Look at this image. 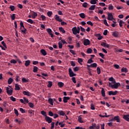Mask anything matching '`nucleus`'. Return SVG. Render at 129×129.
Here are the masks:
<instances>
[{"mask_svg":"<svg viewBox=\"0 0 129 129\" xmlns=\"http://www.w3.org/2000/svg\"><path fill=\"white\" fill-rule=\"evenodd\" d=\"M87 54H91L92 53V49L90 48H88L87 50Z\"/></svg>","mask_w":129,"mask_h":129,"instance_id":"obj_37","label":"nucleus"},{"mask_svg":"<svg viewBox=\"0 0 129 129\" xmlns=\"http://www.w3.org/2000/svg\"><path fill=\"white\" fill-rule=\"evenodd\" d=\"M38 69H39V68H38V67L34 66L33 68V72L34 73H36V72H38Z\"/></svg>","mask_w":129,"mask_h":129,"instance_id":"obj_38","label":"nucleus"},{"mask_svg":"<svg viewBox=\"0 0 129 129\" xmlns=\"http://www.w3.org/2000/svg\"><path fill=\"white\" fill-rule=\"evenodd\" d=\"M40 53L43 55V56H46L47 55V52H46V50L45 49H41L40 50Z\"/></svg>","mask_w":129,"mask_h":129,"instance_id":"obj_20","label":"nucleus"},{"mask_svg":"<svg viewBox=\"0 0 129 129\" xmlns=\"http://www.w3.org/2000/svg\"><path fill=\"white\" fill-rule=\"evenodd\" d=\"M20 111H21V112H22V113H25L26 112V111H25V110L24 109H23V108H20Z\"/></svg>","mask_w":129,"mask_h":129,"instance_id":"obj_62","label":"nucleus"},{"mask_svg":"<svg viewBox=\"0 0 129 129\" xmlns=\"http://www.w3.org/2000/svg\"><path fill=\"white\" fill-rule=\"evenodd\" d=\"M123 118L125 119V120L129 122V114L123 115Z\"/></svg>","mask_w":129,"mask_h":129,"instance_id":"obj_13","label":"nucleus"},{"mask_svg":"<svg viewBox=\"0 0 129 129\" xmlns=\"http://www.w3.org/2000/svg\"><path fill=\"white\" fill-rule=\"evenodd\" d=\"M92 125L94 126V129H99V125L96 124V123H92Z\"/></svg>","mask_w":129,"mask_h":129,"instance_id":"obj_19","label":"nucleus"},{"mask_svg":"<svg viewBox=\"0 0 129 129\" xmlns=\"http://www.w3.org/2000/svg\"><path fill=\"white\" fill-rule=\"evenodd\" d=\"M31 64V60H28L25 61V66L27 67V66H29Z\"/></svg>","mask_w":129,"mask_h":129,"instance_id":"obj_24","label":"nucleus"},{"mask_svg":"<svg viewBox=\"0 0 129 129\" xmlns=\"http://www.w3.org/2000/svg\"><path fill=\"white\" fill-rule=\"evenodd\" d=\"M48 103H49V104H50L51 105H53V99H52V98H49V99H48Z\"/></svg>","mask_w":129,"mask_h":129,"instance_id":"obj_36","label":"nucleus"},{"mask_svg":"<svg viewBox=\"0 0 129 129\" xmlns=\"http://www.w3.org/2000/svg\"><path fill=\"white\" fill-rule=\"evenodd\" d=\"M11 64H17V60L12 59L10 61Z\"/></svg>","mask_w":129,"mask_h":129,"instance_id":"obj_51","label":"nucleus"},{"mask_svg":"<svg viewBox=\"0 0 129 129\" xmlns=\"http://www.w3.org/2000/svg\"><path fill=\"white\" fill-rule=\"evenodd\" d=\"M9 87H7L6 88L7 93L8 94H9V95H13V88L11 87V86H8ZM9 87H10L9 88Z\"/></svg>","mask_w":129,"mask_h":129,"instance_id":"obj_1","label":"nucleus"},{"mask_svg":"<svg viewBox=\"0 0 129 129\" xmlns=\"http://www.w3.org/2000/svg\"><path fill=\"white\" fill-rule=\"evenodd\" d=\"M13 81H14V80L12 78H10L8 81V83L9 85L12 84Z\"/></svg>","mask_w":129,"mask_h":129,"instance_id":"obj_29","label":"nucleus"},{"mask_svg":"<svg viewBox=\"0 0 129 129\" xmlns=\"http://www.w3.org/2000/svg\"><path fill=\"white\" fill-rule=\"evenodd\" d=\"M23 94L24 95H27V96H31V93L29 91L27 92L26 91H24Z\"/></svg>","mask_w":129,"mask_h":129,"instance_id":"obj_17","label":"nucleus"},{"mask_svg":"<svg viewBox=\"0 0 129 129\" xmlns=\"http://www.w3.org/2000/svg\"><path fill=\"white\" fill-rule=\"evenodd\" d=\"M101 94L103 97H104L105 96V91H104V88H102L101 90Z\"/></svg>","mask_w":129,"mask_h":129,"instance_id":"obj_35","label":"nucleus"},{"mask_svg":"<svg viewBox=\"0 0 129 129\" xmlns=\"http://www.w3.org/2000/svg\"><path fill=\"white\" fill-rule=\"evenodd\" d=\"M22 33H23V34H27V29H26L25 27L23 28L22 29H20Z\"/></svg>","mask_w":129,"mask_h":129,"instance_id":"obj_28","label":"nucleus"},{"mask_svg":"<svg viewBox=\"0 0 129 129\" xmlns=\"http://www.w3.org/2000/svg\"><path fill=\"white\" fill-rule=\"evenodd\" d=\"M87 25H90V26H91V27L93 26V23H92V22H91V21H88L87 22Z\"/></svg>","mask_w":129,"mask_h":129,"instance_id":"obj_59","label":"nucleus"},{"mask_svg":"<svg viewBox=\"0 0 129 129\" xmlns=\"http://www.w3.org/2000/svg\"><path fill=\"white\" fill-rule=\"evenodd\" d=\"M57 113L58 114H59V115H61L62 116H64V115H65V112H64V111L62 110H59L57 111Z\"/></svg>","mask_w":129,"mask_h":129,"instance_id":"obj_14","label":"nucleus"},{"mask_svg":"<svg viewBox=\"0 0 129 129\" xmlns=\"http://www.w3.org/2000/svg\"><path fill=\"white\" fill-rule=\"evenodd\" d=\"M97 1V0H91L90 4H91V5H96Z\"/></svg>","mask_w":129,"mask_h":129,"instance_id":"obj_42","label":"nucleus"},{"mask_svg":"<svg viewBox=\"0 0 129 129\" xmlns=\"http://www.w3.org/2000/svg\"><path fill=\"white\" fill-rule=\"evenodd\" d=\"M107 20H108V21H112L113 20V15H112V13L108 14Z\"/></svg>","mask_w":129,"mask_h":129,"instance_id":"obj_9","label":"nucleus"},{"mask_svg":"<svg viewBox=\"0 0 129 129\" xmlns=\"http://www.w3.org/2000/svg\"><path fill=\"white\" fill-rule=\"evenodd\" d=\"M10 18L12 21H14L16 19V14H13L12 15H11Z\"/></svg>","mask_w":129,"mask_h":129,"instance_id":"obj_32","label":"nucleus"},{"mask_svg":"<svg viewBox=\"0 0 129 129\" xmlns=\"http://www.w3.org/2000/svg\"><path fill=\"white\" fill-rule=\"evenodd\" d=\"M101 46H103L104 47H107V48H108L109 47L108 44L105 42H102L101 44Z\"/></svg>","mask_w":129,"mask_h":129,"instance_id":"obj_30","label":"nucleus"},{"mask_svg":"<svg viewBox=\"0 0 129 129\" xmlns=\"http://www.w3.org/2000/svg\"><path fill=\"white\" fill-rule=\"evenodd\" d=\"M69 72L70 77H74V76H76V74H74L73 71H72V69L70 68L69 69Z\"/></svg>","mask_w":129,"mask_h":129,"instance_id":"obj_4","label":"nucleus"},{"mask_svg":"<svg viewBox=\"0 0 129 129\" xmlns=\"http://www.w3.org/2000/svg\"><path fill=\"white\" fill-rule=\"evenodd\" d=\"M69 99H70V97H66V96L63 97V101L64 103H67V102H68V100H69Z\"/></svg>","mask_w":129,"mask_h":129,"instance_id":"obj_12","label":"nucleus"},{"mask_svg":"<svg viewBox=\"0 0 129 129\" xmlns=\"http://www.w3.org/2000/svg\"><path fill=\"white\" fill-rule=\"evenodd\" d=\"M20 26H21L20 30H22L23 28H25V26H24V23H23L22 21L20 22Z\"/></svg>","mask_w":129,"mask_h":129,"instance_id":"obj_54","label":"nucleus"},{"mask_svg":"<svg viewBox=\"0 0 129 129\" xmlns=\"http://www.w3.org/2000/svg\"><path fill=\"white\" fill-rule=\"evenodd\" d=\"M53 119L48 116H46V117H45V120H46V121H47V122H48V123H51V122H52V120Z\"/></svg>","mask_w":129,"mask_h":129,"instance_id":"obj_8","label":"nucleus"},{"mask_svg":"<svg viewBox=\"0 0 129 129\" xmlns=\"http://www.w3.org/2000/svg\"><path fill=\"white\" fill-rule=\"evenodd\" d=\"M28 113H30V114H31L32 115H34V113H35V111L33 110L32 109H30L28 111Z\"/></svg>","mask_w":129,"mask_h":129,"instance_id":"obj_27","label":"nucleus"},{"mask_svg":"<svg viewBox=\"0 0 129 129\" xmlns=\"http://www.w3.org/2000/svg\"><path fill=\"white\" fill-rule=\"evenodd\" d=\"M83 8H87V6H88V4L86 2H84L82 5Z\"/></svg>","mask_w":129,"mask_h":129,"instance_id":"obj_55","label":"nucleus"},{"mask_svg":"<svg viewBox=\"0 0 129 129\" xmlns=\"http://www.w3.org/2000/svg\"><path fill=\"white\" fill-rule=\"evenodd\" d=\"M27 23H29V24H34V21L31 19H29L27 20Z\"/></svg>","mask_w":129,"mask_h":129,"instance_id":"obj_43","label":"nucleus"},{"mask_svg":"<svg viewBox=\"0 0 129 129\" xmlns=\"http://www.w3.org/2000/svg\"><path fill=\"white\" fill-rule=\"evenodd\" d=\"M15 113L16 115L17 116H19V111L17 110L16 109H14Z\"/></svg>","mask_w":129,"mask_h":129,"instance_id":"obj_57","label":"nucleus"},{"mask_svg":"<svg viewBox=\"0 0 129 129\" xmlns=\"http://www.w3.org/2000/svg\"><path fill=\"white\" fill-rule=\"evenodd\" d=\"M80 29H81V32H84V33H85V32H86V31L85 30V29L84 28L82 27V26H80Z\"/></svg>","mask_w":129,"mask_h":129,"instance_id":"obj_61","label":"nucleus"},{"mask_svg":"<svg viewBox=\"0 0 129 129\" xmlns=\"http://www.w3.org/2000/svg\"><path fill=\"white\" fill-rule=\"evenodd\" d=\"M122 24H124V22H123L122 20H120L119 22V26L121 28L122 27Z\"/></svg>","mask_w":129,"mask_h":129,"instance_id":"obj_45","label":"nucleus"},{"mask_svg":"<svg viewBox=\"0 0 129 129\" xmlns=\"http://www.w3.org/2000/svg\"><path fill=\"white\" fill-rule=\"evenodd\" d=\"M71 65H72L73 66V67H75V66L76 65L75 64V62L73 61H71Z\"/></svg>","mask_w":129,"mask_h":129,"instance_id":"obj_64","label":"nucleus"},{"mask_svg":"<svg viewBox=\"0 0 129 129\" xmlns=\"http://www.w3.org/2000/svg\"><path fill=\"white\" fill-rule=\"evenodd\" d=\"M121 72H125V73H127V72H128V70L126 69V68H123L121 70Z\"/></svg>","mask_w":129,"mask_h":129,"instance_id":"obj_25","label":"nucleus"},{"mask_svg":"<svg viewBox=\"0 0 129 129\" xmlns=\"http://www.w3.org/2000/svg\"><path fill=\"white\" fill-rule=\"evenodd\" d=\"M29 106L31 108H33L35 105H34V104L33 103L29 102L28 103Z\"/></svg>","mask_w":129,"mask_h":129,"instance_id":"obj_56","label":"nucleus"},{"mask_svg":"<svg viewBox=\"0 0 129 129\" xmlns=\"http://www.w3.org/2000/svg\"><path fill=\"white\" fill-rule=\"evenodd\" d=\"M48 17H51L52 15H53V12L52 11H49L47 13Z\"/></svg>","mask_w":129,"mask_h":129,"instance_id":"obj_48","label":"nucleus"},{"mask_svg":"<svg viewBox=\"0 0 129 129\" xmlns=\"http://www.w3.org/2000/svg\"><path fill=\"white\" fill-rule=\"evenodd\" d=\"M21 89V88L20 87V86L19 84H15V90H20Z\"/></svg>","mask_w":129,"mask_h":129,"instance_id":"obj_33","label":"nucleus"},{"mask_svg":"<svg viewBox=\"0 0 129 129\" xmlns=\"http://www.w3.org/2000/svg\"><path fill=\"white\" fill-rule=\"evenodd\" d=\"M78 122H80V123H83V122H84V121H83V120H82V117H81V116H79L78 117Z\"/></svg>","mask_w":129,"mask_h":129,"instance_id":"obj_26","label":"nucleus"},{"mask_svg":"<svg viewBox=\"0 0 129 129\" xmlns=\"http://www.w3.org/2000/svg\"><path fill=\"white\" fill-rule=\"evenodd\" d=\"M113 37H115L116 38H118V37H119V32L117 31H114L113 32Z\"/></svg>","mask_w":129,"mask_h":129,"instance_id":"obj_15","label":"nucleus"},{"mask_svg":"<svg viewBox=\"0 0 129 129\" xmlns=\"http://www.w3.org/2000/svg\"><path fill=\"white\" fill-rule=\"evenodd\" d=\"M10 100H12V101H14V102L16 101V98L14 97V96L10 97Z\"/></svg>","mask_w":129,"mask_h":129,"instance_id":"obj_53","label":"nucleus"},{"mask_svg":"<svg viewBox=\"0 0 129 129\" xmlns=\"http://www.w3.org/2000/svg\"><path fill=\"white\" fill-rule=\"evenodd\" d=\"M91 66L92 68H95L96 67H97V63H93L91 64Z\"/></svg>","mask_w":129,"mask_h":129,"instance_id":"obj_46","label":"nucleus"},{"mask_svg":"<svg viewBox=\"0 0 129 129\" xmlns=\"http://www.w3.org/2000/svg\"><path fill=\"white\" fill-rule=\"evenodd\" d=\"M22 81L23 83H25L29 82V80H27L26 79V78H23L22 79Z\"/></svg>","mask_w":129,"mask_h":129,"instance_id":"obj_40","label":"nucleus"},{"mask_svg":"<svg viewBox=\"0 0 129 129\" xmlns=\"http://www.w3.org/2000/svg\"><path fill=\"white\" fill-rule=\"evenodd\" d=\"M95 37H97L98 38V40H102V36H101V34H97L95 35Z\"/></svg>","mask_w":129,"mask_h":129,"instance_id":"obj_18","label":"nucleus"},{"mask_svg":"<svg viewBox=\"0 0 129 129\" xmlns=\"http://www.w3.org/2000/svg\"><path fill=\"white\" fill-rule=\"evenodd\" d=\"M78 62L79 63V64H82V62H83V59L82 58H78Z\"/></svg>","mask_w":129,"mask_h":129,"instance_id":"obj_47","label":"nucleus"},{"mask_svg":"<svg viewBox=\"0 0 129 129\" xmlns=\"http://www.w3.org/2000/svg\"><path fill=\"white\" fill-rule=\"evenodd\" d=\"M59 30L60 32H61V33H62L63 34H65L66 33L65 30H64V28H63L62 27H59Z\"/></svg>","mask_w":129,"mask_h":129,"instance_id":"obj_34","label":"nucleus"},{"mask_svg":"<svg viewBox=\"0 0 129 129\" xmlns=\"http://www.w3.org/2000/svg\"><path fill=\"white\" fill-rule=\"evenodd\" d=\"M14 57L16 58V61H17V62H18L19 64H21V63H22V61L20 60V59L18 58V57L16 55H14Z\"/></svg>","mask_w":129,"mask_h":129,"instance_id":"obj_49","label":"nucleus"},{"mask_svg":"<svg viewBox=\"0 0 129 129\" xmlns=\"http://www.w3.org/2000/svg\"><path fill=\"white\" fill-rule=\"evenodd\" d=\"M83 44L84 46H88V45H90V40L88 39H85L83 41Z\"/></svg>","mask_w":129,"mask_h":129,"instance_id":"obj_5","label":"nucleus"},{"mask_svg":"<svg viewBox=\"0 0 129 129\" xmlns=\"http://www.w3.org/2000/svg\"><path fill=\"white\" fill-rule=\"evenodd\" d=\"M79 16L82 19H84L85 18V14L84 13H81L79 14Z\"/></svg>","mask_w":129,"mask_h":129,"instance_id":"obj_44","label":"nucleus"},{"mask_svg":"<svg viewBox=\"0 0 129 129\" xmlns=\"http://www.w3.org/2000/svg\"><path fill=\"white\" fill-rule=\"evenodd\" d=\"M40 18H42V21H45L46 20V17L44 15H41Z\"/></svg>","mask_w":129,"mask_h":129,"instance_id":"obj_60","label":"nucleus"},{"mask_svg":"<svg viewBox=\"0 0 129 129\" xmlns=\"http://www.w3.org/2000/svg\"><path fill=\"white\" fill-rule=\"evenodd\" d=\"M119 86H120V83H116L115 80L113 79V88L115 89H117Z\"/></svg>","mask_w":129,"mask_h":129,"instance_id":"obj_2","label":"nucleus"},{"mask_svg":"<svg viewBox=\"0 0 129 129\" xmlns=\"http://www.w3.org/2000/svg\"><path fill=\"white\" fill-rule=\"evenodd\" d=\"M57 85H58V86H59V87H60V88H62V87H63V86H64V84L61 82H59L57 83Z\"/></svg>","mask_w":129,"mask_h":129,"instance_id":"obj_22","label":"nucleus"},{"mask_svg":"<svg viewBox=\"0 0 129 129\" xmlns=\"http://www.w3.org/2000/svg\"><path fill=\"white\" fill-rule=\"evenodd\" d=\"M103 114L104 115H101V114H99V116H100V117H109V116H110V115H106V113H104Z\"/></svg>","mask_w":129,"mask_h":129,"instance_id":"obj_16","label":"nucleus"},{"mask_svg":"<svg viewBox=\"0 0 129 129\" xmlns=\"http://www.w3.org/2000/svg\"><path fill=\"white\" fill-rule=\"evenodd\" d=\"M41 114L42 115H43V116H45V117H46V116H47V113L46 112H45V111H41Z\"/></svg>","mask_w":129,"mask_h":129,"instance_id":"obj_39","label":"nucleus"},{"mask_svg":"<svg viewBox=\"0 0 129 129\" xmlns=\"http://www.w3.org/2000/svg\"><path fill=\"white\" fill-rule=\"evenodd\" d=\"M58 47L59 49H62L63 47V44H62V41H59L58 43Z\"/></svg>","mask_w":129,"mask_h":129,"instance_id":"obj_31","label":"nucleus"},{"mask_svg":"<svg viewBox=\"0 0 129 129\" xmlns=\"http://www.w3.org/2000/svg\"><path fill=\"white\" fill-rule=\"evenodd\" d=\"M72 32L74 35H77V34H79V33H80V32L77 30V27H74L72 28Z\"/></svg>","mask_w":129,"mask_h":129,"instance_id":"obj_3","label":"nucleus"},{"mask_svg":"<svg viewBox=\"0 0 129 129\" xmlns=\"http://www.w3.org/2000/svg\"><path fill=\"white\" fill-rule=\"evenodd\" d=\"M48 85H47V87H48V88H51V87H52V86H53V82H52L51 81H48Z\"/></svg>","mask_w":129,"mask_h":129,"instance_id":"obj_21","label":"nucleus"},{"mask_svg":"<svg viewBox=\"0 0 129 129\" xmlns=\"http://www.w3.org/2000/svg\"><path fill=\"white\" fill-rule=\"evenodd\" d=\"M117 121V122H120V118L118 116H114L113 118V121Z\"/></svg>","mask_w":129,"mask_h":129,"instance_id":"obj_11","label":"nucleus"},{"mask_svg":"<svg viewBox=\"0 0 129 129\" xmlns=\"http://www.w3.org/2000/svg\"><path fill=\"white\" fill-rule=\"evenodd\" d=\"M96 6L95 5H92L89 8V10L90 11H94L95 10Z\"/></svg>","mask_w":129,"mask_h":129,"instance_id":"obj_23","label":"nucleus"},{"mask_svg":"<svg viewBox=\"0 0 129 129\" xmlns=\"http://www.w3.org/2000/svg\"><path fill=\"white\" fill-rule=\"evenodd\" d=\"M10 9H11L12 12H14L15 11V6L13 5H11L10 7Z\"/></svg>","mask_w":129,"mask_h":129,"instance_id":"obj_52","label":"nucleus"},{"mask_svg":"<svg viewBox=\"0 0 129 129\" xmlns=\"http://www.w3.org/2000/svg\"><path fill=\"white\" fill-rule=\"evenodd\" d=\"M97 73L98 75L101 73V71H100V68L99 67L97 68Z\"/></svg>","mask_w":129,"mask_h":129,"instance_id":"obj_41","label":"nucleus"},{"mask_svg":"<svg viewBox=\"0 0 129 129\" xmlns=\"http://www.w3.org/2000/svg\"><path fill=\"white\" fill-rule=\"evenodd\" d=\"M46 31L48 33V34H49V35H50V36H51V38H53L54 37V35L53 34V31H52V29H50V28H47L46 29Z\"/></svg>","mask_w":129,"mask_h":129,"instance_id":"obj_7","label":"nucleus"},{"mask_svg":"<svg viewBox=\"0 0 129 129\" xmlns=\"http://www.w3.org/2000/svg\"><path fill=\"white\" fill-rule=\"evenodd\" d=\"M20 80H20V76H17L16 79H15V81H16V82H19V81H20Z\"/></svg>","mask_w":129,"mask_h":129,"instance_id":"obj_58","label":"nucleus"},{"mask_svg":"<svg viewBox=\"0 0 129 129\" xmlns=\"http://www.w3.org/2000/svg\"><path fill=\"white\" fill-rule=\"evenodd\" d=\"M37 16L38 14L36 12H33V13L32 14V18L33 19H35L36 17H37Z\"/></svg>","mask_w":129,"mask_h":129,"instance_id":"obj_50","label":"nucleus"},{"mask_svg":"<svg viewBox=\"0 0 129 129\" xmlns=\"http://www.w3.org/2000/svg\"><path fill=\"white\" fill-rule=\"evenodd\" d=\"M109 81L111 82V83L109 82V86H110V87L113 89V85L112 84V83H113V77L109 78Z\"/></svg>","mask_w":129,"mask_h":129,"instance_id":"obj_6","label":"nucleus"},{"mask_svg":"<svg viewBox=\"0 0 129 129\" xmlns=\"http://www.w3.org/2000/svg\"><path fill=\"white\" fill-rule=\"evenodd\" d=\"M55 21L57 22H62V19L60 18V16H58V15H55L54 16Z\"/></svg>","mask_w":129,"mask_h":129,"instance_id":"obj_10","label":"nucleus"},{"mask_svg":"<svg viewBox=\"0 0 129 129\" xmlns=\"http://www.w3.org/2000/svg\"><path fill=\"white\" fill-rule=\"evenodd\" d=\"M114 67H115L116 69H119V68H120V67H119V65L118 64H114Z\"/></svg>","mask_w":129,"mask_h":129,"instance_id":"obj_63","label":"nucleus"}]
</instances>
